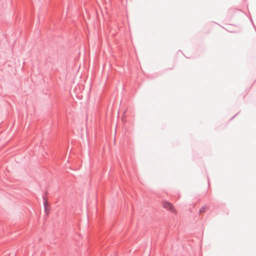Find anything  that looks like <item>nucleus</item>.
<instances>
[{"label": "nucleus", "instance_id": "1", "mask_svg": "<svg viewBox=\"0 0 256 256\" xmlns=\"http://www.w3.org/2000/svg\"><path fill=\"white\" fill-rule=\"evenodd\" d=\"M162 206L164 208L170 211V212L174 214H176V211L175 208L171 203L168 202H163Z\"/></svg>", "mask_w": 256, "mask_h": 256}, {"label": "nucleus", "instance_id": "2", "mask_svg": "<svg viewBox=\"0 0 256 256\" xmlns=\"http://www.w3.org/2000/svg\"><path fill=\"white\" fill-rule=\"evenodd\" d=\"M207 209L208 208L206 206H202L200 208L199 212L200 214L204 213L206 211Z\"/></svg>", "mask_w": 256, "mask_h": 256}]
</instances>
